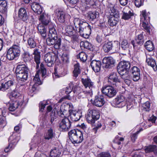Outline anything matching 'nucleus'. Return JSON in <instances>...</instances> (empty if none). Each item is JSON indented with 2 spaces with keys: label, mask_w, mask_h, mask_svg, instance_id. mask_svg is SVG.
I'll use <instances>...</instances> for the list:
<instances>
[{
  "label": "nucleus",
  "mask_w": 157,
  "mask_h": 157,
  "mask_svg": "<svg viewBox=\"0 0 157 157\" xmlns=\"http://www.w3.org/2000/svg\"><path fill=\"white\" fill-rule=\"evenodd\" d=\"M70 106L69 103L63 104L61 105L59 112H57L59 116L64 117L61 120L59 124V128L63 131H68L71 127V122L67 117L65 116L66 114L67 109L70 107Z\"/></svg>",
  "instance_id": "f257e3e1"
},
{
  "label": "nucleus",
  "mask_w": 157,
  "mask_h": 157,
  "mask_svg": "<svg viewBox=\"0 0 157 157\" xmlns=\"http://www.w3.org/2000/svg\"><path fill=\"white\" fill-rule=\"evenodd\" d=\"M48 37L47 38L46 42L48 46L54 45L56 49H59L61 45V39L58 38L56 31L54 25L50 24L49 27Z\"/></svg>",
  "instance_id": "f03ea898"
},
{
  "label": "nucleus",
  "mask_w": 157,
  "mask_h": 157,
  "mask_svg": "<svg viewBox=\"0 0 157 157\" xmlns=\"http://www.w3.org/2000/svg\"><path fill=\"white\" fill-rule=\"evenodd\" d=\"M29 70L24 65H18L16 70L17 78L19 82L26 81L28 76Z\"/></svg>",
  "instance_id": "7ed1b4c3"
},
{
  "label": "nucleus",
  "mask_w": 157,
  "mask_h": 157,
  "mask_svg": "<svg viewBox=\"0 0 157 157\" xmlns=\"http://www.w3.org/2000/svg\"><path fill=\"white\" fill-rule=\"evenodd\" d=\"M65 31L67 36H71L73 39V45L72 48L76 49H78V31L77 28L74 29L71 25H67L65 28Z\"/></svg>",
  "instance_id": "20e7f679"
},
{
  "label": "nucleus",
  "mask_w": 157,
  "mask_h": 157,
  "mask_svg": "<svg viewBox=\"0 0 157 157\" xmlns=\"http://www.w3.org/2000/svg\"><path fill=\"white\" fill-rule=\"evenodd\" d=\"M82 76L81 77V78L82 82L84 86L86 88H87V87L89 89V90H88L86 91L83 90L80 88L79 89V91H80V93H82V91L84 93L86 94H91L92 93V90L94 88V83L92 82L91 80L88 78H83V76L85 78L87 77L86 74L84 72L82 73Z\"/></svg>",
  "instance_id": "39448f33"
},
{
  "label": "nucleus",
  "mask_w": 157,
  "mask_h": 157,
  "mask_svg": "<svg viewBox=\"0 0 157 157\" xmlns=\"http://www.w3.org/2000/svg\"><path fill=\"white\" fill-rule=\"evenodd\" d=\"M20 52L19 45L14 44L7 50L6 58L9 60H13L20 55Z\"/></svg>",
  "instance_id": "423d86ee"
},
{
  "label": "nucleus",
  "mask_w": 157,
  "mask_h": 157,
  "mask_svg": "<svg viewBox=\"0 0 157 157\" xmlns=\"http://www.w3.org/2000/svg\"><path fill=\"white\" fill-rule=\"evenodd\" d=\"M130 67V63L128 61H121L119 63L117 66V71L122 78H125L124 75H128Z\"/></svg>",
  "instance_id": "0eeeda50"
},
{
  "label": "nucleus",
  "mask_w": 157,
  "mask_h": 157,
  "mask_svg": "<svg viewBox=\"0 0 157 157\" xmlns=\"http://www.w3.org/2000/svg\"><path fill=\"white\" fill-rule=\"evenodd\" d=\"M111 13L109 17L108 23L111 26H116L119 20V14L118 11L114 7L111 9Z\"/></svg>",
  "instance_id": "6e6552de"
},
{
  "label": "nucleus",
  "mask_w": 157,
  "mask_h": 157,
  "mask_svg": "<svg viewBox=\"0 0 157 157\" xmlns=\"http://www.w3.org/2000/svg\"><path fill=\"white\" fill-rule=\"evenodd\" d=\"M141 14V19L143 21L142 26L147 32L150 33V28L148 24L150 20V17L149 16L150 13L148 12L147 13L145 10H143Z\"/></svg>",
  "instance_id": "1a4fd4ad"
},
{
  "label": "nucleus",
  "mask_w": 157,
  "mask_h": 157,
  "mask_svg": "<svg viewBox=\"0 0 157 157\" xmlns=\"http://www.w3.org/2000/svg\"><path fill=\"white\" fill-rule=\"evenodd\" d=\"M101 91L103 94L110 98L114 96L117 92L114 87L110 86L103 87L101 89Z\"/></svg>",
  "instance_id": "9d476101"
},
{
  "label": "nucleus",
  "mask_w": 157,
  "mask_h": 157,
  "mask_svg": "<svg viewBox=\"0 0 157 157\" xmlns=\"http://www.w3.org/2000/svg\"><path fill=\"white\" fill-rule=\"evenodd\" d=\"M119 46L118 44H113L112 41H109L103 45V49L105 52H108L111 50L117 51Z\"/></svg>",
  "instance_id": "9b49d317"
},
{
  "label": "nucleus",
  "mask_w": 157,
  "mask_h": 157,
  "mask_svg": "<svg viewBox=\"0 0 157 157\" xmlns=\"http://www.w3.org/2000/svg\"><path fill=\"white\" fill-rule=\"evenodd\" d=\"M57 56L52 55L50 53H47L44 56V60L47 65L49 67H52L56 61Z\"/></svg>",
  "instance_id": "f8f14e48"
},
{
  "label": "nucleus",
  "mask_w": 157,
  "mask_h": 157,
  "mask_svg": "<svg viewBox=\"0 0 157 157\" xmlns=\"http://www.w3.org/2000/svg\"><path fill=\"white\" fill-rule=\"evenodd\" d=\"M21 92L19 90V88L16 86L15 90L11 93H8L7 96L9 98L13 101H18L16 99L20 98L21 96Z\"/></svg>",
  "instance_id": "ddd939ff"
},
{
  "label": "nucleus",
  "mask_w": 157,
  "mask_h": 157,
  "mask_svg": "<svg viewBox=\"0 0 157 157\" xmlns=\"http://www.w3.org/2000/svg\"><path fill=\"white\" fill-rule=\"evenodd\" d=\"M18 18L24 22H27L29 17V13L24 7L21 8L18 11Z\"/></svg>",
  "instance_id": "4468645a"
},
{
  "label": "nucleus",
  "mask_w": 157,
  "mask_h": 157,
  "mask_svg": "<svg viewBox=\"0 0 157 157\" xmlns=\"http://www.w3.org/2000/svg\"><path fill=\"white\" fill-rule=\"evenodd\" d=\"M144 40L143 33H142L136 37L135 39L136 43H135V40H132L131 41V44L132 45L133 48L134 49H136L137 48V44L140 46L142 45L144 42Z\"/></svg>",
  "instance_id": "2eb2a0df"
},
{
  "label": "nucleus",
  "mask_w": 157,
  "mask_h": 157,
  "mask_svg": "<svg viewBox=\"0 0 157 157\" xmlns=\"http://www.w3.org/2000/svg\"><path fill=\"white\" fill-rule=\"evenodd\" d=\"M122 12V15L121 18L125 20L130 19L134 15L133 11L128 6L125 7Z\"/></svg>",
  "instance_id": "dca6fc26"
},
{
  "label": "nucleus",
  "mask_w": 157,
  "mask_h": 157,
  "mask_svg": "<svg viewBox=\"0 0 157 157\" xmlns=\"http://www.w3.org/2000/svg\"><path fill=\"white\" fill-rule=\"evenodd\" d=\"M39 20L41 21L42 24L45 25H48V27L50 25H54L50 22V16L48 13H43L40 15Z\"/></svg>",
  "instance_id": "f3484780"
},
{
  "label": "nucleus",
  "mask_w": 157,
  "mask_h": 157,
  "mask_svg": "<svg viewBox=\"0 0 157 157\" xmlns=\"http://www.w3.org/2000/svg\"><path fill=\"white\" fill-rule=\"evenodd\" d=\"M132 75V79L134 81L136 82L140 78V70L137 67H132L130 70Z\"/></svg>",
  "instance_id": "a211bd4d"
},
{
  "label": "nucleus",
  "mask_w": 157,
  "mask_h": 157,
  "mask_svg": "<svg viewBox=\"0 0 157 157\" xmlns=\"http://www.w3.org/2000/svg\"><path fill=\"white\" fill-rule=\"evenodd\" d=\"M77 131L78 132V129H74L71 130L68 133L69 138L73 144H78V143Z\"/></svg>",
  "instance_id": "6ab92c4d"
},
{
  "label": "nucleus",
  "mask_w": 157,
  "mask_h": 157,
  "mask_svg": "<svg viewBox=\"0 0 157 157\" xmlns=\"http://www.w3.org/2000/svg\"><path fill=\"white\" fill-rule=\"evenodd\" d=\"M108 82L109 84L117 86L118 83L120 82V80L118 78L116 74L113 72L110 74L108 78Z\"/></svg>",
  "instance_id": "aec40b11"
},
{
  "label": "nucleus",
  "mask_w": 157,
  "mask_h": 157,
  "mask_svg": "<svg viewBox=\"0 0 157 157\" xmlns=\"http://www.w3.org/2000/svg\"><path fill=\"white\" fill-rule=\"evenodd\" d=\"M104 67L105 68H110L113 67L115 63V61L111 57H105L102 60Z\"/></svg>",
  "instance_id": "412c9836"
},
{
  "label": "nucleus",
  "mask_w": 157,
  "mask_h": 157,
  "mask_svg": "<svg viewBox=\"0 0 157 157\" xmlns=\"http://www.w3.org/2000/svg\"><path fill=\"white\" fill-rule=\"evenodd\" d=\"M105 103L104 97L102 95L96 96L95 97L93 104V105L99 107L103 106Z\"/></svg>",
  "instance_id": "4be33fe9"
},
{
  "label": "nucleus",
  "mask_w": 157,
  "mask_h": 157,
  "mask_svg": "<svg viewBox=\"0 0 157 157\" xmlns=\"http://www.w3.org/2000/svg\"><path fill=\"white\" fill-rule=\"evenodd\" d=\"M146 62L148 65L152 67L155 71L157 70V65L155 60L151 56L148 54H146Z\"/></svg>",
  "instance_id": "5701e85b"
},
{
  "label": "nucleus",
  "mask_w": 157,
  "mask_h": 157,
  "mask_svg": "<svg viewBox=\"0 0 157 157\" xmlns=\"http://www.w3.org/2000/svg\"><path fill=\"white\" fill-rule=\"evenodd\" d=\"M33 54L34 55V59L36 64V68L38 69L40 63V52L38 49L36 48L34 49Z\"/></svg>",
  "instance_id": "b1692460"
},
{
  "label": "nucleus",
  "mask_w": 157,
  "mask_h": 157,
  "mask_svg": "<svg viewBox=\"0 0 157 157\" xmlns=\"http://www.w3.org/2000/svg\"><path fill=\"white\" fill-rule=\"evenodd\" d=\"M13 85L14 83L13 81H8L4 83H3L1 84V85L0 86V90L5 91L7 90H10Z\"/></svg>",
  "instance_id": "393cba45"
},
{
  "label": "nucleus",
  "mask_w": 157,
  "mask_h": 157,
  "mask_svg": "<svg viewBox=\"0 0 157 157\" xmlns=\"http://www.w3.org/2000/svg\"><path fill=\"white\" fill-rule=\"evenodd\" d=\"M101 62L99 60H94L90 64L92 70L95 72H98L101 69Z\"/></svg>",
  "instance_id": "a878e982"
},
{
  "label": "nucleus",
  "mask_w": 157,
  "mask_h": 157,
  "mask_svg": "<svg viewBox=\"0 0 157 157\" xmlns=\"http://www.w3.org/2000/svg\"><path fill=\"white\" fill-rule=\"evenodd\" d=\"M23 102V100L22 99L18 101H15L14 102L10 104L8 108L9 110L11 111H14L19 106H21Z\"/></svg>",
  "instance_id": "bb28decb"
},
{
  "label": "nucleus",
  "mask_w": 157,
  "mask_h": 157,
  "mask_svg": "<svg viewBox=\"0 0 157 157\" xmlns=\"http://www.w3.org/2000/svg\"><path fill=\"white\" fill-rule=\"evenodd\" d=\"M31 6L33 10L38 14H40L42 12L43 7L39 3L33 2L31 4Z\"/></svg>",
  "instance_id": "cd10ccee"
},
{
  "label": "nucleus",
  "mask_w": 157,
  "mask_h": 157,
  "mask_svg": "<svg viewBox=\"0 0 157 157\" xmlns=\"http://www.w3.org/2000/svg\"><path fill=\"white\" fill-rule=\"evenodd\" d=\"M91 26L89 25H87L86 22L80 21L79 23V33L88 31L89 32L91 31Z\"/></svg>",
  "instance_id": "c85d7f7f"
},
{
  "label": "nucleus",
  "mask_w": 157,
  "mask_h": 157,
  "mask_svg": "<svg viewBox=\"0 0 157 157\" xmlns=\"http://www.w3.org/2000/svg\"><path fill=\"white\" fill-rule=\"evenodd\" d=\"M38 33L44 39H45L46 37L47 33V29L42 24H39L37 26Z\"/></svg>",
  "instance_id": "c756f323"
},
{
  "label": "nucleus",
  "mask_w": 157,
  "mask_h": 157,
  "mask_svg": "<svg viewBox=\"0 0 157 157\" xmlns=\"http://www.w3.org/2000/svg\"><path fill=\"white\" fill-rule=\"evenodd\" d=\"M55 136V131L52 128L50 127L47 130V132L44 136L45 140H49L54 138Z\"/></svg>",
  "instance_id": "7c9ffc66"
},
{
  "label": "nucleus",
  "mask_w": 157,
  "mask_h": 157,
  "mask_svg": "<svg viewBox=\"0 0 157 157\" xmlns=\"http://www.w3.org/2000/svg\"><path fill=\"white\" fill-rule=\"evenodd\" d=\"M70 107L67 109V111L69 112V115L70 116L71 120L74 122H76L78 121V110H71L68 109Z\"/></svg>",
  "instance_id": "2f4dec72"
},
{
  "label": "nucleus",
  "mask_w": 157,
  "mask_h": 157,
  "mask_svg": "<svg viewBox=\"0 0 157 157\" xmlns=\"http://www.w3.org/2000/svg\"><path fill=\"white\" fill-rule=\"evenodd\" d=\"M80 46L82 49L83 48H86L90 51L93 50L92 44L87 41H81L80 43Z\"/></svg>",
  "instance_id": "473e14b6"
},
{
  "label": "nucleus",
  "mask_w": 157,
  "mask_h": 157,
  "mask_svg": "<svg viewBox=\"0 0 157 157\" xmlns=\"http://www.w3.org/2000/svg\"><path fill=\"white\" fill-rule=\"evenodd\" d=\"M17 138L16 136H10L8 140L9 147H10L11 150L14 148L18 141Z\"/></svg>",
  "instance_id": "72a5a7b5"
},
{
  "label": "nucleus",
  "mask_w": 157,
  "mask_h": 157,
  "mask_svg": "<svg viewBox=\"0 0 157 157\" xmlns=\"http://www.w3.org/2000/svg\"><path fill=\"white\" fill-rule=\"evenodd\" d=\"M7 2L6 0H0V12L6 13L7 11Z\"/></svg>",
  "instance_id": "f704fd0d"
},
{
  "label": "nucleus",
  "mask_w": 157,
  "mask_h": 157,
  "mask_svg": "<svg viewBox=\"0 0 157 157\" xmlns=\"http://www.w3.org/2000/svg\"><path fill=\"white\" fill-rule=\"evenodd\" d=\"M87 17L90 21H94L98 17L99 13L95 11H89L88 13Z\"/></svg>",
  "instance_id": "c9c22d12"
},
{
  "label": "nucleus",
  "mask_w": 157,
  "mask_h": 157,
  "mask_svg": "<svg viewBox=\"0 0 157 157\" xmlns=\"http://www.w3.org/2000/svg\"><path fill=\"white\" fill-rule=\"evenodd\" d=\"M21 57L25 62H29L31 60V55L28 51H24L21 55Z\"/></svg>",
  "instance_id": "e433bc0d"
},
{
  "label": "nucleus",
  "mask_w": 157,
  "mask_h": 157,
  "mask_svg": "<svg viewBox=\"0 0 157 157\" xmlns=\"http://www.w3.org/2000/svg\"><path fill=\"white\" fill-rule=\"evenodd\" d=\"M40 72V71H38L35 76L33 78V81L34 83L33 86V88L34 87H35V86L41 84V82L39 77Z\"/></svg>",
  "instance_id": "4c0bfd02"
},
{
  "label": "nucleus",
  "mask_w": 157,
  "mask_h": 157,
  "mask_svg": "<svg viewBox=\"0 0 157 157\" xmlns=\"http://www.w3.org/2000/svg\"><path fill=\"white\" fill-rule=\"evenodd\" d=\"M74 70L73 72V76L75 79L78 76V63L77 61L73 62Z\"/></svg>",
  "instance_id": "58836bf2"
},
{
  "label": "nucleus",
  "mask_w": 157,
  "mask_h": 157,
  "mask_svg": "<svg viewBox=\"0 0 157 157\" xmlns=\"http://www.w3.org/2000/svg\"><path fill=\"white\" fill-rule=\"evenodd\" d=\"M124 97L121 94L118 95L115 99V103L117 105H118L121 103V104H123L122 105V106L125 105V103H124Z\"/></svg>",
  "instance_id": "ea45409f"
},
{
  "label": "nucleus",
  "mask_w": 157,
  "mask_h": 157,
  "mask_svg": "<svg viewBox=\"0 0 157 157\" xmlns=\"http://www.w3.org/2000/svg\"><path fill=\"white\" fill-rule=\"evenodd\" d=\"M86 117L87 121L89 123L91 124H94L95 122V120L92 116V114L90 110H88L87 114L86 115Z\"/></svg>",
  "instance_id": "a19ab883"
},
{
  "label": "nucleus",
  "mask_w": 157,
  "mask_h": 157,
  "mask_svg": "<svg viewBox=\"0 0 157 157\" xmlns=\"http://www.w3.org/2000/svg\"><path fill=\"white\" fill-rule=\"evenodd\" d=\"M61 152L59 148L55 147L52 149L50 153V156L51 157H58L60 156Z\"/></svg>",
  "instance_id": "79ce46f5"
},
{
  "label": "nucleus",
  "mask_w": 157,
  "mask_h": 157,
  "mask_svg": "<svg viewBox=\"0 0 157 157\" xmlns=\"http://www.w3.org/2000/svg\"><path fill=\"white\" fill-rule=\"evenodd\" d=\"M65 14L63 11H59L57 13L58 19L61 23H63L65 21Z\"/></svg>",
  "instance_id": "37998d69"
},
{
  "label": "nucleus",
  "mask_w": 157,
  "mask_h": 157,
  "mask_svg": "<svg viewBox=\"0 0 157 157\" xmlns=\"http://www.w3.org/2000/svg\"><path fill=\"white\" fill-rule=\"evenodd\" d=\"M144 46L148 51H152L154 49L153 43L150 40L147 41L145 44Z\"/></svg>",
  "instance_id": "c03bdc74"
},
{
  "label": "nucleus",
  "mask_w": 157,
  "mask_h": 157,
  "mask_svg": "<svg viewBox=\"0 0 157 157\" xmlns=\"http://www.w3.org/2000/svg\"><path fill=\"white\" fill-rule=\"evenodd\" d=\"M38 71H40V72L39 74H41V76L45 78L46 75V69L45 68L44 65L41 63L40 65V69Z\"/></svg>",
  "instance_id": "a18cd8bd"
},
{
  "label": "nucleus",
  "mask_w": 157,
  "mask_h": 157,
  "mask_svg": "<svg viewBox=\"0 0 157 157\" xmlns=\"http://www.w3.org/2000/svg\"><path fill=\"white\" fill-rule=\"evenodd\" d=\"M90 110L92 114V116L93 117L95 121L98 119L100 117V113L99 111L95 109Z\"/></svg>",
  "instance_id": "49530a36"
},
{
  "label": "nucleus",
  "mask_w": 157,
  "mask_h": 157,
  "mask_svg": "<svg viewBox=\"0 0 157 157\" xmlns=\"http://www.w3.org/2000/svg\"><path fill=\"white\" fill-rule=\"evenodd\" d=\"M57 112L59 111H57L56 109H54L51 113L50 121L52 124H53L55 120L57 117V115H58Z\"/></svg>",
  "instance_id": "de8ad7c7"
},
{
  "label": "nucleus",
  "mask_w": 157,
  "mask_h": 157,
  "mask_svg": "<svg viewBox=\"0 0 157 157\" xmlns=\"http://www.w3.org/2000/svg\"><path fill=\"white\" fill-rule=\"evenodd\" d=\"M78 86L77 85H75L73 86V88L71 89L70 86L67 87H66L65 90V93L67 94H70L72 91L75 93L76 91L77 90Z\"/></svg>",
  "instance_id": "09e8293b"
},
{
  "label": "nucleus",
  "mask_w": 157,
  "mask_h": 157,
  "mask_svg": "<svg viewBox=\"0 0 157 157\" xmlns=\"http://www.w3.org/2000/svg\"><path fill=\"white\" fill-rule=\"evenodd\" d=\"M157 149L156 146L155 145H150L146 147L144 150L146 153H147L154 151Z\"/></svg>",
  "instance_id": "8fccbe9b"
},
{
  "label": "nucleus",
  "mask_w": 157,
  "mask_h": 157,
  "mask_svg": "<svg viewBox=\"0 0 157 157\" xmlns=\"http://www.w3.org/2000/svg\"><path fill=\"white\" fill-rule=\"evenodd\" d=\"M129 46V44L126 39L123 40L121 42V47L123 50H125L128 49Z\"/></svg>",
  "instance_id": "3c124183"
},
{
  "label": "nucleus",
  "mask_w": 157,
  "mask_h": 157,
  "mask_svg": "<svg viewBox=\"0 0 157 157\" xmlns=\"http://www.w3.org/2000/svg\"><path fill=\"white\" fill-rule=\"evenodd\" d=\"M48 104V101H41L39 104L40 111L43 112L46 105Z\"/></svg>",
  "instance_id": "603ef678"
},
{
  "label": "nucleus",
  "mask_w": 157,
  "mask_h": 157,
  "mask_svg": "<svg viewBox=\"0 0 157 157\" xmlns=\"http://www.w3.org/2000/svg\"><path fill=\"white\" fill-rule=\"evenodd\" d=\"M28 44L30 48H34L36 46V43L32 38H29L28 40Z\"/></svg>",
  "instance_id": "864d4df0"
},
{
  "label": "nucleus",
  "mask_w": 157,
  "mask_h": 157,
  "mask_svg": "<svg viewBox=\"0 0 157 157\" xmlns=\"http://www.w3.org/2000/svg\"><path fill=\"white\" fill-rule=\"evenodd\" d=\"M87 55L83 52H81L79 53V59L82 62H85L87 59Z\"/></svg>",
  "instance_id": "5fc2aeb1"
},
{
  "label": "nucleus",
  "mask_w": 157,
  "mask_h": 157,
  "mask_svg": "<svg viewBox=\"0 0 157 157\" xmlns=\"http://www.w3.org/2000/svg\"><path fill=\"white\" fill-rule=\"evenodd\" d=\"M142 109L145 111H148L150 110V103L149 102L147 101L143 104L142 106Z\"/></svg>",
  "instance_id": "6e6d98bb"
},
{
  "label": "nucleus",
  "mask_w": 157,
  "mask_h": 157,
  "mask_svg": "<svg viewBox=\"0 0 157 157\" xmlns=\"http://www.w3.org/2000/svg\"><path fill=\"white\" fill-rule=\"evenodd\" d=\"M6 124V122L5 117L4 116L3 117H0V127L3 128Z\"/></svg>",
  "instance_id": "4d7b16f0"
},
{
  "label": "nucleus",
  "mask_w": 157,
  "mask_h": 157,
  "mask_svg": "<svg viewBox=\"0 0 157 157\" xmlns=\"http://www.w3.org/2000/svg\"><path fill=\"white\" fill-rule=\"evenodd\" d=\"M90 32H90H89L88 33H87V31H86V32H80L79 33L81 36L85 39H87L89 37V35L90 34Z\"/></svg>",
  "instance_id": "13d9d810"
},
{
  "label": "nucleus",
  "mask_w": 157,
  "mask_h": 157,
  "mask_svg": "<svg viewBox=\"0 0 157 157\" xmlns=\"http://www.w3.org/2000/svg\"><path fill=\"white\" fill-rule=\"evenodd\" d=\"M69 57L68 55L67 54L63 55L62 59L64 63H68L69 62Z\"/></svg>",
  "instance_id": "bf43d9fd"
},
{
  "label": "nucleus",
  "mask_w": 157,
  "mask_h": 157,
  "mask_svg": "<svg viewBox=\"0 0 157 157\" xmlns=\"http://www.w3.org/2000/svg\"><path fill=\"white\" fill-rule=\"evenodd\" d=\"M98 157H111V156L108 152H102L98 155Z\"/></svg>",
  "instance_id": "052dcab7"
},
{
  "label": "nucleus",
  "mask_w": 157,
  "mask_h": 157,
  "mask_svg": "<svg viewBox=\"0 0 157 157\" xmlns=\"http://www.w3.org/2000/svg\"><path fill=\"white\" fill-rule=\"evenodd\" d=\"M140 132V131H137L131 136V140L133 142H135L137 138V135Z\"/></svg>",
  "instance_id": "680f3d73"
},
{
  "label": "nucleus",
  "mask_w": 157,
  "mask_h": 157,
  "mask_svg": "<svg viewBox=\"0 0 157 157\" xmlns=\"http://www.w3.org/2000/svg\"><path fill=\"white\" fill-rule=\"evenodd\" d=\"M35 157H48L45 154L39 151L36 152L35 155Z\"/></svg>",
  "instance_id": "e2e57ef3"
},
{
  "label": "nucleus",
  "mask_w": 157,
  "mask_h": 157,
  "mask_svg": "<svg viewBox=\"0 0 157 157\" xmlns=\"http://www.w3.org/2000/svg\"><path fill=\"white\" fill-rule=\"evenodd\" d=\"M63 75L59 73L58 74L56 69H55L54 73L52 74V76L54 79L61 77Z\"/></svg>",
  "instance_id": "0e129e2a"
},
{
  "label": "nucleus",
  "mask_w": 157,
  "mask_h": 157,
  "mask_svg": "<svg viewBox=\"0 0 157 157\" xmlns=\"http://www.w3.org/2000/svg\"><path fill=\"white\" fill-rule=\"evenodd\" d=\"M97 1V0H86V4L94 6L95 5V3Z\"/></svg>",
  "instance_id": "69168bd1"
},
{
  "label": "nucleus",
  "mask_w": 157,
  "mask_h": 157,
  "mask_svg": "<svg viewBox=\"0 0 157 157\" xmlns=\"http://www.w3.org/2000/svg\"><path fill=\"white\" fill-rule=\"evenodd\" d=\"M135 6L138 7H140L143 4V2L141 0H134Z\"/></svg>",
  "instance_id": "338daca9"
},
{
  "label": "nucleus",
  "mask_w": 157,
  "mask_h": 157,
  "mask_svg": "<svg viewBox=\"0 0 157 157\" xmlns=\"http://www.w3.org/2000/svg\"><path fill=\"white\" fill-rule=\"evenodd\" d=\"M120 5L122 6H124L128 4V0H118Z\"/></svg>",
  "instance_id": "774afa93"
}]
</instances>
